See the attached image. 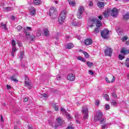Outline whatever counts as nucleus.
<instances>
[{"instance_id":"nucleus-1","label":"nucleus","mask_w":129,"mask_h":129,"mask_svg":"<svg viewBox=\"0 0 129 129\" xmlns=\"http://www.w3.org/2000/svg\"><path fill=\"white\" fill-rule=\"evenodd\" d=\"M49 14L52 19H56L58 17L57 9L54 7H51L49 10Z\"/></svg>"},{"instance_id":"nucleus-2","label":"nucleus","mask_w":129,"mask_h":129,"mask_svg":"<svg viewBox=\"0 0 129 129\" xmlns=\"http://www.w3.org/2000/svg\"><path fill=\"white\" fill-rule=\"evenodd\" d=\"M66 14H67V11L65 10L61 12L58 18V22L59 24H63V23L65 22V19H66Z\"/></svg>"},{"instance_id":"nucleus-3","label":"nucleus","mask_w":129,"mask_h":129,"mask_svg":"<svg viewBox=\"0 0 129 129\" xmlns=\"http://www.w3.org/2000/svg\"><path fill=\"white\" fill-rule=\"evenodd\" d=\"M91 22L92 23H96V25L97 27V28L95 29L94 32V33H99V27H101V25H102V23H101V21L98 20H95V19H92L91 20Z\"/></svg>"},{"instance_id":"nucleus-4","label":"nucleus","mask_w":129,"mask_h":129,"mask_svg":"<svg viewBox=\"0 0 129 129\" xmlns=\"http://www.w3.org/2000/svg\"><path fill=\"white\" fill-rule=\"evenodd\" d=\"M84 13V7L81 6L79 8L77 14L78 19H82L83 14Z\"/></svg>"},{"instance_id":"nucleus-5","label":"nucleus","mask_w":129,"mask_h":129,"mask_svg":"<svg viewBox=\"0 0 129 129\" xmlns=\"http://www.w3.org/2000/svg\"><path fill=\"white\" fill-rule=\"evenodd\" d=\"M108 34H109V31L107 29H104L101 32V35L104 39H107V38H108Z\"/></svg>"},{"instance_id":"nucleus-6","label":"nucleus","mask_w":129,"mask_h":129,"mask_svg":"<svg viewBox=\"0 0 129 129\" xmlns=\"http://www.w3.org/2000/svg\"><path fill=\"white\" fill-rule=\"evenodd\" d=\"M82 112L84 115V118H87V116L88 115V108L87 106L83 107Z\"/></svg>"},{"instance_id":"nucleus-7","label":"nucleus","mask_w":129,"mask_h":129,"mask_svg":"<svg viewBox=\"0 0 129 129\" xmlns=\"http://www.w3.org/2000/svg\"><path fill=\"white\" fill-rule=\"evenodd\" d=\"M25 84L26 86H27V87H28V88H29V89H31V88H32V83L29 80V78L27 77H25Z\"/></svg>"},{"instance_id":"nucleus-8","label":"nucleus","mask_w":129,"mask_h":129,"mask_svg":"<svg viewBox=\"0 0 129 129\" xmlns=\"http://www.w3.org/2000/svg\"><path fill=\"white\" fill-rule=\"evenodd\" d=\"M106 56H111L112 54V49L111 48L107 47L104 51Z\"/></svg>"},{"instance_id":"nucleus-9","label":"nucleus","mask_w":129,"mask_h":129,"mask_svg":"<svg viewBox=\"0 0 129 129\" xmlns=\"http://www.w3.org/2000/svg\"><path fill=\"white\" fill-rule=\"evenodd\" d=\"M118 12L119 10L116 9V8H113L111 11V15L112 16V17H116L117 15H118Z\"/></svg>"},{"instance_id":"nucleus-10","label":"nucleus","mask_w":129,"mask_h":129,"mask_svg":"<svg viewBox=\"0 0 129 129\" xmlns=\"http://www.w3.org/2000/svg\"><path fill=\"white\" fill-rule=\"evenodd\" d=\"M103 115V114H102V112L101 111L98 112L94 117V119L95 120H98V119H100V118L102 117Z\"/></svg>"},{"instance_id":"nucleus-11","label":"nucleus","mask_w":129,"mask_h":129,"mask_svg":"<svg viewBox=\"0 0 129 129\" xmlns=\"http://www.w3.org/2000/svg\"><path fill=\"white\" fill-rule=\"evenodd\" d=\"M56 124L54 125L55 128H57V126H58V125H61V124H62V119H61L60 117L56 118Z\"/></svg>"},{"instance_id":"nucleus-12","label":"nucleus","mask_w":129,"mask_h":129,"mask_svg":"<svg viewBox=\"0 0 129 129\" xmlns=\"http://www.w3.org/2000/svg\"><path fill=\"white\" fill-rule=\"evenodd\" d=\"M68 80L70 81H74L75 80V75H73V74H70L68 76Z\"/></svg>"},{"instance_id":"nucleus-13","label":"nucleus","mask_w":129,"mask_h":129,"mask_svg":"<svg viewBox=\"0 0 129 129\" xmlns=\"http://www.w3.org/2000/svg\"><path fill=\"white\" fill-rule=\"evenodd\" d=\"M111 10L110 9H108L105 12L103 13V16L105 18H108V16L110 14V11Z\"/></svg>"},{"instance_id":"nucleus-14","label":"nucleus","mask_w":129,"mask_h":129,"mask_svg":"<svg viewBox=\"0 0 129 129\" xmlns=\"http://www.w3.org/2000/svg\"><path fill=\"white\" fill-rule=\"evenodd\" d=\"M92 43H93L92 39L90 38H88L86 39L85 41V44L87 46H89V45H91Z\"/></svg>"},{"instance_id":"nucleus-15","label":"nucleus","mask_w":129,"mask_h":129,"mask_svg":"<svg viewBox=\"0 0 129 129\" xmlns=\"http://www.w3.org/2000/svg\"><path fill=\"white\" fill-rule=\"evenodd\" d=\"M68 2L69 3V4L70 5V6H72V7H75V5H76V3H75V1L68 0Z\"/></svg>"},{"instance_id":"nucleus-16","label":"nucleus","mask_w":129,"mask_h":129,"mask_svg":"<svg viewBox=\"0 0 129 129\" xmlns=\"http://www.w3.org/2000/svg\"><path fill=\"white\" fill-rule=\"evenodd\" d=\"M41 4H42L41 0H34V4L35 6H39V5H41Z\"/></svg>"},{"instance_id":"nucleus-17","label":"nucleus","mask_w":129,"mask_h":129,"mask_svg":"<svg viewBox=\"0 0 129 129\" xmlns=\"http://www.w3.org/2000/svg\"><path fill=\"white\" fill-rule=\"evenodd\" d=\"M30 15L35 16L36 15V9L34 8H32L30 11Z\"/></svg>"},{"instance_id":"nucleus-18","label":"nucleus","mask_w":129,"mask_h":129,"mask_svg":"<svg viewBox=\"0 0 129 129\" xmlns=\"http://www.w3.org/2000/svg\"><path fill=\"white\" fill-rule=\"evenodd\" d=\"M97 6L100 9H101V8H103V7H104V3H103V2H99L97 4Z\"/></svg>"},{"instance_id":"nucleus-19","label":"nucleus","mask_w":129,"mask_h":129,"mask_svg":"<svg viewBox=\"0 0 129 129\" xmlns=\"http://www.w3.org/2000/svg\"><path fill=\"white\" fill-rule=\"evenodd\" d=\"M121 53L122 54H124V55H126V54H128L129 52L126 49L123 48L121 50Z\"/></svg>"},{"instance_id":"nucleus-20","label":"nucleus","mask_w":129,"mask_h":129,"mask_svg":"<svg viewBox=\"0 0 129 129\" xmlns=\"http://www.w3.org/2000/svg\"><path fill=\"white\" fill-rule=\"evenodd\" d=\"M43 35L44 36H46V37H48L49 36V30L48 29H44L43 30Z\"/></svg>"},{"instance_id":"nucleus-21","label":"nucleus","mask_w":129,"mask_h":129,"mask_svg":"<svg viewBox=\"0 0 129 129\" xmlns=\"http://www.w3.org/2000/svg\"><path fill=\"white\" fill-rule=\"evenodd\" d=\"M51 106L54 108V110L55 111H58V107L56 105V103H52L51 104Z\"/></svg>"},{"instance_id":"nucleus-22","label":"nucleus","mask_w":129,"mask_h":129,"mask_svg":"<svg viewBox=\"0 0 129 129\" xmlns=\"http://www.w3.org/2000/svg\"><path fill=\"white\" fill-rule=\"evenodd\" d=\"M42 35V30L41 29H38L36 33V36L37 37H40Z\"/></svg>"},{"instance_id":"nucleus-23","label":"nucleus","mask_w":129,"mask_h":129,"mask_svg":"<svg viewBox=\"0 0 129 129\" xmlns=\"http://www.w3.org/2000/svg\"><path fill=\"white\" fill-rule=\"evenodd\" d=\"M111 105H112L113 106L115 107V106H116V105H117V103L115 101V100H112L111 101Z\"/></svg>"},{"instance_id":"nucleus-24","label":"nucleus","mask_w":129,"mask_h":129,"mask_svg":"<svg viewBox=\"0 0 129 129\" xmlns=\"http://www.w3.org/2000/svg\"><path fill=\"white\" fill-rule=\"evenodd\" d=\"M73 47H74V45L72 43H69L67 46V48H68V49H72Z\"/></svg>"},{"instance_id":"nucleus-25","label":"nucleus","mask_w":129,"mask_h":129,"mask_svg":"<svg viewBox=\"0 0 129 129\" xmlns=\"http://www.w3.org/2000/svg\"><path fill=\"white\" fill-rule=\"evenodd\" d=\"M98 120H99V121H100V122H102V123H103L105 122L106 119H105V118L102 117Z\"/></svg>"},{"instance_id":"nucleus-26","label":"nucleus","mask_w":129,"mask_h":129,"mask_svg":"<svg viewBox=\"0 0 129 129\" xmlns=\"http://www.w3.org/2000/svg\"><path fill=\"white\" fill-rule=\"evenodd\" d=\"M0 27H1L2 29L4 30H7V25L6 24H4V23H1Z\"/></svg>"},{"instance_id":"nucleus-27","label":"nucleus","mask_w":129,"mask_h":129,"mask_svg":"<svg viewBox=\"0 0 129 129\" xmlns=\"http://www.w3.org/2000/svg\"><path fill=\"white\" fill-rule=\"evenodd\" d=\"M78 60H80V61H82L83 62H85V59L84 58L81 56H78L77 57Z\"/></svg>"},{"instance_id":"nucleus-28","label":"nucleus","mask_w":129,"mask_h":129,"mask_svg":"<svg viewBox=\"0 0 129 129\" xmlns=\"http://www.w3.org/2000/svg\"><path fill=\"white\" fill-rule=\"evenodd\" d=\"M124 20H128L129 19V13H127L123 16Z\"/></svg>"},{"instance_id":"nucleus-29","label":"nucleus","mask_w":129,"mask_h":129,"mask_svg":"<svg viewBox=\"0 0 129 129\" xmlns=\"http://www.w3.org/2000/svg\"><path fill=\"white\" fill-rule=\"evenodd\" d=\"M40 97L42 98H46L48 97V95H47L46 94H42L40 95Z\"/></svg>"},{"instance_id":"nucleus-30","label":"nucleus","mask_w":129,"mask_h":129,"mask_svg":"<svg viewBox=\"0 0 129 129\" xmlns=\"http://www.w3.org/2000/svg\"><path fill=\"white\" fill-rule=\"evenodd\" d=\"M11 80H13V81H14L15 82H18V80L16 79V78H15V76H12L10 77Z\"/></svg>"},{"instance_id":"nucleus-31","label":"nucleus","mask_w":129,"mask_h":129,"mask_svg":"<svg viewBox=\"0 0 129 129\" xmlns=\"http://www.w3.org/2000/svg\"><path fill=\"white\" fill-rule=\"evenodd\" d=\"M83 54H84L86 58H89V54L87 52L83 51Z\"/></svg>"},{"instance_id":"nucleus-32","label":"nucleus","mask_w":129,"mask_h":129,"mask_svg":"<svg viewBox=\"0 0 129 129\" xmlns=\"http://www.w3.org/2000/svg\"><path fill=\"white\" fill-rule=\"evenodd\" d=\"M5 11H6L7 12H10V11H12V7H6L5 8Z\"/></svg>"},{"instance_id":"nucleus-33","label":"nucleus","mask_w":129,"mask_h":129,"mask_svg":"<svg viewBox=\"0 0 129 129\" xmlns=\"http://www.w3.org/2000/svg\"><path fill=\"white\" fill-rule=\"evenodd\" d=\"M12 47H16V45H17V44L16 43V41H15V40L14 39L12 40Z\"/></svg>"},{"instance_id":"nucleus-34","label":"nucleus","mask_w":129,"mask_h":129,"mask_svg":"<svg viewBox=\"0 0 129 129\" xmlns=\"http://www.w3.org/2000/svg\"><path fill=\"white\" fill-rule=\"evenodd\" d=\"M104 98H105V99L107 100V101H108V100H109V96H108V95L105 94Z\"/></svg>"},{"instance_id":"nucleus-35","label":"nucleus","mask_w":129,"mask_h":129,"mask_svg":"<svg viewBox=\"0 0 129 129\" xmlns=\"http://www.w3.org/2000/svg\"><path fill=\"white\" fill-rule=\"evenodd\" d=\"M24 53L23 52H21L20 53V59H23V58H24Z\"/></svg>"},{"instance_id":"nucleus-36","label":"nucleus","mask_w":129,"mask_h":129,"mask_svg":"<svg viewBox=\"0 0 129 129\" xmlns=\"http://www.w3.org/2000/svg\"><path fill=\"white\" fill-rule=\"evenodd\" d=\"M107 128V124H104L102 125V129H105Z\"/></svg>"},{"instance_id":"nucleus-37","label":"nucleus","mask_w":129,"mask_h":129,"mask_svg":"<svg viewBox=\"0 0 129 129\" xmlns=\"http://www.w3.org/2000/svg\"><path fill=\"white\" fill-rule=\"evenodd\" d=\"M66 115H67V117L68 119H71L72 117H71V115H70V114L67 113Z\"/></svg>"},{"instance_id":"nucleus-38","label":"nucleus","mask_w":129,"mask_h":129,"mask_svg":"<svg viewBox=\"0 0 129 129\" xmlns=\"http://www.w3.org/2000/svg\"><path fill=\"white\" fill-rule=\"evenodd\" d=\"M17 51V48H16V46L12 47V51L14 53H16V51Z\"/></svg>"},{"instance_id":"nucleus-39","label":"nucleus","mask_w":129,"mask_h":129,"mask_svg":"<svg viewBox=\"0 0 129 129\" xmlns=\"http://www.w3.org/2000/svg\"><path fill=\"white\" fill-rule=\"evenodd\" d=\"M105 107L107 110H108L110 108V106L108 104H106Z\"/></svg>"},{"instance_id":"nucleus-40","label":"nucleus","mask_w":129,"mask_h":129,"mask_svg":"<svg viewBox=\"0 0 129 129\" xmlns=\"http://www.w3.org/2000/svg\"><path fill=\"white\" fill-rule=\"evenodd\" d=\"M123 58H124V56H123L121 54H119V59L120 60H122V59H123Z\"/></svg>"},{"instance_id":"nucleus-41","label":"nucleus","mask_w":129,"mask_h":129,"mask_svg":"<svg viewBox=\"0 0 129 129\" xmlns=\"http://www.w3.org/2000/svg\"><path fill=\"white\" fill-rule=\"evenodd\" d=\"M22 26L21 25H19L17 27V31H21V30H22Z\"/></svg>"},{"instance_id":"nucleus-42","label":"nucleus","mask_w":129,"mask_h":129,"mask_svg":"<svg viewBox=\"0 0 129 129\" xmlns=\"http://www.w3.org/2000/svg\"><path fill=\"white\" fill-rule=\"evenodd\" d=\"M127 40V36H124L122 38V41H126Z\"/></svg>"},{"instance_id":"nucleus-43","label":"nucleus","mask_w":129,"mask_h":129,"mask_svg":"<svg viewBox=\"0 0 129 129\" xmlns=\"http://www.w3.org/2000/svg\"><path fill=\"white\" fill-rule=\"evenodd\" d=\"M89 74L90 75H93V74H94V73L91 70H89Z\"/></svg>"},{"instance_id":"nucleus-44","label":"nucleus","mask_w":129,"mask_h":129,"mask_svg":"<svg viewBox=\"0 0 129 129\" xmlns=\"http://www.w3.org/2000/svg\"><path fill=\"white\" fill-rule=\"evenodd\" d=\"M95 105H97V106H98L99 105V100H97L95 102Z\"/></svg>"},{"instance_id":"nucleus-45","label":"nucleus","mask_w":129,"mask_h":129,"mask_svg":"<svg viewBox=\"0 0 129 129\" xmlns=\"http://www.w3.org/2000/svg\"><path fill=\"white\" fill-rule=\"evenodd\" d=\"M0 117H1V121L2 122H4V121H5V120H4V117H3V115H1Z\"/></svg>"},{"instance_id":"nucleus-46","label":"nucleus","mask_w":129,"mask_h":129,"mask_svg":"<svg viewBox=\"0 0 129 129\" xmlns=\"http://www.w3.org/2000/svg\"><path fill=\"white\" fill-rule=\"evenodd\" d=\"M60 110L61 112H63V113H66V110H65L63 108H61Z\"/></svg>"},{"instance_id":"nucleus-47","label":"nucleus","mask_w":129,"mask_h":129,"mask_svg":"<svg viewBox=\"0 0 129 129\" xmlns=\"http://www.w3.org/2000/svg\"><path fill=\"white\" fill-rule=\"evenodd\" d=\"M89 6L90 7H93V3H92V2H91V1H90V2H89Z\"/></svg>"},{"instance_id":"nucleus-48","label":"nucleus","mask_w":129,"mask_h":129,"mask_svg":"<svg viewBox=\"0 0 129 129\" xmlns=\"http://www.w3.org/2000/svg\"><path fill=\"white\" fill-rule=\"evenodd\" d=\"M117 33L118 34V35H122V31L117 30Z\"/></svg>"},{"instance_id":"nucleus-49","label":"nucleus","mask_w":129,"mask_h":129,"mask_svg":"<svg viewBox=\"0 0 129 129\" xmlns=\"http://www.w3.org/2000/svg\"><path fill=\"white\" fill-rule=\"evenodd\" d=\"M11 20H12V21H15L16 20V17H15V16H12L11 17Z\"/></svg>"},{"instance_id":"nucleus-50","label":"nucleus","mask_w":129,"mask_h":129,"mask_svg":"<svg viewBox=\"0 0 129 129\" xmlns=\"http://www.w3.org/2000/svg\"><path fill=\"white\" fill-rule=\"evenodd\" d=\"M87 65H93L94 63L90 62V61H88L87 62Z\"/></svg>"},{"instance_id":"nucleus-51","label":"nucleus","mask_w":129,"mask_h":129,"mask_svg":"<svg viewBox=\"0 0 129 129\" xmlns=\"http://www.w3.org/2000/svg\"><path fill=\"white\" fill-rule=\"evenodd\" d=\"M105 81H106V82L107 83H110V81H109V80H108V78H105Z\"/></svg>"},{"instance_id":"nucleus-52","label":"nucleus","mask_w":129,"mask_h":129,"mask_svg":"<svg viewBox=\"0 0 129 129\" xmlns=\"http://www.w3.org/2000/svg\"><path fill=\"white\" fill-rule=\"evenodd\" d=\"M66 129H74V127L73 126H70L67 127Z\"/></svg>"},{"instance_id":"nucleus-53","label":"nucleus","mask_w":129,"mask_h":129,"mask_svg":"<svg viewBox=\"0 0 129 129\" xmlns=\"http://www.w3.org/2000/svg\"><path fill=\"white\" fill-rule=\"evenodd\" d=\"M61 78H62V77H61L60 76H58L56 77V79H57V80H61Z\"/></svg>"},{"instance_id":"nucleus-54","label":"nucleus","mask_w":129,"mask_h":129,"mask_svg":"<svg viewBox=\"0 0 129 129\" xmlns=\"http://www.w3.org/2000/svg\"><path fill=\"white\" fill-rule=\"evenodd\" d=\"M11 55H12V57H15V55H16V52H14L12 51Z\"/></svg>"},{"instance_id":"nucleus-55","label":"nucleus","mask_w":129,"mask_h":129,"mask_svg":"<svg viewBox=\"0 0 129 129\" xmlns=\"http://www.w3.org/2000/svg\"><path fill=\"white\" fill-rule=\"evenodd\" d=\"M112 77H113V79H112V81H111V83L114 82V81H115V77H114V76H112Z\"/></svg>"},{"instance_id":"nucleus-56","label":"nucleus","mask_w":129,"mask_h":129,"mask_svg":"<svg viewBox=\"0 0 129 129\" xmlns=\"http://www.w3.org/2000/svg\"><path fill=\"white\" fill-rule=\"evenodd\" d=\"M112 96L114 97V98H116L117 97L116 94L115 93H113Z\"/></svg>"},{"instance_id":"nucleus-57","label":"nucleus","mask_w":129,"mask_h":129,"mask_svg":"<svg viewBox=\"0 0 129 129\" xmlns=\"http://www.w3.org/2000/svg\"><path fill=\"white\" fill-rule=\"evenodd\" d=\"M129 62V58H127L125 61V64L127 65V62Z\"/></svg>"},{"instance_id":"nucleus-58","label":"nucleus","mask_w":129,"mask_h":129,"mask_svg":"<svg viewBox=\"0 0 129 129\" xmlns=\"http://www.w3.org/2000/svg\"><path fill=\"white\" fill-rule=\"evenodd\" d=\"M26 29L27 30H29V31H32V28L30 27H27Z\"/></svg>"},{"instance_id":"nucleus-59","label":"nucleus","mask_w":129,"mask_h":129,"mask_svg":"<svg viewBox=\"0 0 129 129\" xmlns=\"http://www.w3.org/2000/svg\"><path fill=\"white\" fill-rule=\"evenodd\" d=\"M28 100H29V99H28V98H25L24 99V101L26 102V101H28Z\"/></svg>"},{"instance_id":"nucleus-60","label":"nucleus","mask_w":129,"mask_h":129,"mask_svg":"<svg viewBox=\"0 0 129 129\" xmlns=\"http://www.w3.org/2000/svg\"><path fill=\"white\" fill-rule=\"evenodd\" d=\"M98 18L99 20H102V16H101V15L98 16Z\"/></svg>"},{"instance_id":"nucleus-61","label":"nucleus","mask_w":129,"mask_h":129,"mask_svg":"<svg viewBox=\"0 0 129 129\" xmlns=\"http://www.w3.org/2000/svg\"><path fill=\"white\" fill-rule=\"evenodd\" d=\"M31 35V33L30 32H26V35L27 36H30Z\"/></svg>"},{"instance_id":"nucleus-62","label":"nucleus","mask_w":129,"mask_h":129,"mask_svg":"<svg viewBox=\"0 0 129 129\" xmlns=\"http://www.w3.org/2000/svg\"><path fill=\"white\" fill-rule=\"evenodd\" d=\"M7 89H11V86L8 85H7Z\"/></svg>"},{"instance_id":"nucleus-63","label":"nucleus","mask_w":129,"mask_h":129,"mask_svg":"<svg viewBox=\"0 0 129 129\" xmlns=\"http://www.w3.org/2000/svg\"><path fill=\"white\" fill-rule=\"evenodd\" d=\"M126 45H129V41H127L126 42Z\"/></svg>"},{"instance_id":"nucleus-64","label":"nucleus","mask_w":129,"mask_h":129,"mask_svg":"<svg viewBox=\"0 0 129 129\" xmlns=\"http://www.w3.org/2000/svg\"><path fill=\"white\" fill-rule=\"evenodd\" d=\"M127 79H129V74L127 75Z\"/></svg>"}]
</instances>
